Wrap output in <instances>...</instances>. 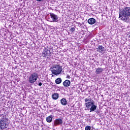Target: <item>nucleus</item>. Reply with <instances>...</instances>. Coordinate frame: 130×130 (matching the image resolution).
I'll return each instance as SVG.
<instances>
[{"instance_id": "nucleus-1", "label": "nucleus", "mask_w": 130, "mask_h": 130, "mask_svg": "<svg viewBox=\"0 0 130 130\" xmlns=\"http://www.w3.org/2000/svg\"><path fill=\"white\" fill-rule=\"evenodd\" d=\"M130 7H126L119 13V18L126 23L130 22Z\"/></svg>"}, {"instance_id": "nucleus-2", "label": "nucleus", "mask_w": 130, "mask_h": 130, "mask_svg": "<svg viewBox=\"0 0 130 130\" xmlns=\"http://www.w3.org/2000/svg\"><path fill=\"white\" fill-rule=\"evenodd\" d=\"M84 102H85L84 106L86 108L85 109V110H90V112H92L97 109V106L95 105V102L92 100L91 98L88 97L85 99Z\"/></svg>"}, {"instance_id": "nucleus-3", "label": "nucleus", "mask_w": 130, "mask_h": 130, "mask_svg": "<svg viewBox=\"0 0 130 130\" xmlns=\"http://www.w3.org/2000/svg\"><path fill=\"white\" fill-rule=\"evenodd\" d=\"M51 72L53 75H55V76H57L58 75H60L62 72V68L58 64L53 65L51 67Z\"/></svg>"}, {"instance_id": "nucleus-4", "label": "nucleus", "mask_w": 130, "mask_h": 130, "mask_svg": "<svg viewBox=\"0 0 130 130\" xmlns=\"http://www.w3.org/2000/svg\"><path fill=\"white\" fill-rule=\"evenodd\" d=\"M38 79V74L34 73L30 74L28 78V82L30 84H34Z\"/></svg>"}, {"instance_id": "nucleus-5", "label": "nucleus", "mask_w": 130, "mask_h": 130, "mask_svg": "<svg viewBox=\"0 0 130 130\" xmlns=\"http://www.w3.org/2000/svg\"><path fill=\"white\" fill-rule=\"evenodd\" d=\"M50 54V51L45 49L43 50V52L41 54V56L43 57H48Z\"/></svg>"}, {"instance_id": "nucleus-6", "label": "nucleus", "mask_w": 130, "mask_h": 130, "mask_svg": "<svg viewBox=\"0 0 130 130\" xmlns=\"http://www.w3.org/2000/svg\"><path fill=\"white\" fill-rule=\"evenodd\" d=\"M106 50V49H105V48H104L103 46H99L98 48H96V51L100 53H104Z\"/></svg>"}, {"instance_id": "nucleus-7", "label": "nucleus", "mask_w": 130, "mask_h": 130, "mask_svg": "<svg viewBox=\"0 0 130 130\" xmlns=\"http://www.w3.org/2000/svg\"><path fill=\"white\" fill-rule=\"evenodd\" d=\"M50 15L52 19L51 22H57V20H58V17H57V15L53 13H50Z\"/></svg>"}, {"instance_id": "nucleus-8", "label": "nucleus", "mask_w": 130, "mask_h": 130, "mask_svg": "<svg viewBox=\"0 0 130 130\" xmlns=\"http://www.w3.org/2000/svg\"><path fill=\"white\" fill-rule=\"evenodd\" d=\"M62 119L58 118L54 121V125H59V124H62Z\"/></svg>"}, {"instance_id": "nucleus-9", "label": "nucleus", "mask_w": 130, "mask_h": 130, "mask_svg": "<svg viewBox=\"0 0 130 130\" xmlns=\"http://www.w3.org/2000/svg\"><path fill=\"white\" fill-rule=\"evenodd\" d=\"M71 85V81L69 80H66L63 82V86L64 87H69Z\"/></svg>"}, {"instance_id": "nucleus-10", "label": "nucleus", "mask_w": 130, "mask_h": 130, "mask_svg": "<svg viewBox=\"0 0 130 130\" xmlns=\"http://www.w3.org/2000/svg\"><path fill=\"white\" fill-rule=\"evenodd\" d=\"M88 23L90 24V25H93V24H95L96 23V20L93 18H89L88 20Z\"/></svg>"}, {"instance_id": "nucleus-11", "label": "nucleus", "mask_w": 130, "mask_h": 130, "mask_svg": "<svg viewBox=\"0 0 130 130\" xmlns=\"http://www.w3.org/2000/svg\"><path fill=\"white\" fill-rule=\"evenodd\" d=\"M104 70H103L102 68H98L96 69L95 73L97 75H99V74H101L102 72H103Z\"/></svg>"}, {"instance_id": "nucleus-12", "label": "nucleus", "mask_w": 130, "mask_h": 130, "mask_svg": "<svg viewBox=\"0 0 130 130\" xmlns=\"http://www.w3.org/2000/svg\"><path fill=\"white\" fill-rule=\"evenodd\" d=\"M60 102H61V104L63 106H66L67 105V104H68V102L67 101V100L64 98L60 100Z\"/></svg>"}, {"instance_id": "nucleus-13", "label": "nucleus", "mask_w": 130, "mask_h": 130, "mask_svg": "<svg viewBox=\"0 0 130 130\" xmlns=\"http://www.w3.org/2000/svg\"><path fill=\"white\" fill-rule=\"evenodd\" d=\"M52 97L54 100H57V99H58V93H55L52 94Z\"/></svg>"}, {"instance_id": "nucleus-14", "label": "nucleus", "mask_w": 130, "mask_h": 130, "mask_svg": "<svg viewBox=\"0 0 130 130\" xmlns=\"http://www.w3.org/2000/svg\"><path fill=\"white\" fill-rule=\"evenodd\" d=\"M46 121L47 122H51L52 121V117L51 116H49L46 117Z\"/></svg>"}, {"instance_id": "nucleus-15", "label": "nucleus", "mask_w": 130, "mask_h": 130, "mask_svg": "<svg viewBox=\"0 0 130 130\" xmlns=\"http://www.w3.org/2000/svg\"><path fill=\"white\" fill-rule=\"evenodd\" d=\"M55 83L57 84H60L61 83V78H58L55 80Z\"/></svg>"}, {"instance_id": "nucleus-16", "label": "nucleus", "mask_w": 130, "mask_h": 130, "mask_svg": "<svg viewBox=\"0 0 130 130\" xmlns=\"http://www.w3.org/2000/svg\"><path fill=\"white\" fill-rule=\"evenodd\" d=\"M75 28L74 27H72L70 29V32H72V33H74V32H75Z\"/></svg>"}, {"instance_id": "nucleus-17", "label": "nucleus", "mask_w": 130, "mask_h": 130, "mask_svg": "<svg viewBox=\"0 0 130 130\" xmlns=\"http://www.w3.org/2000/svg\"><path fill=\"white\" fill-rule=\"evenodd\" d=\"M1 128H7V127H6V124H3V123H1Z\"/></svg>"}, {"instance_id": "nucleus-18", "label": "nucleus", "mask_w": 130, "mask_h": 130, "mask_svg": "<svg viewBox=\"0 0 130 130\" xmlns=\"http://www.w3.org/2000/svg\"><path fill=\"white\" fill-rule=\"evenodd\" d=\"M85 130H91V127L90 126H86L85 128Z\"/></svg>"}, {"instance_id": "nucleus-19", "label": "nucleus", "mask_w": 130, "mask_h": 130, "mask_svg": "<svg viewBox=\"0 0 130 130\" xmlns=\"http://www.w3.org/2000/svg\"><path fill=\"white\" fill-rule=\"evenodd\" d=\"M67 79H71V76L70 75H67Z\"/></svg>"}, {"instance_id": "nucleus-20", "label": "nucleus", "mask_w": 130, "mask_h": 130, "mask_svg": "<svg viewBox=\"0 0 130 130\" xmlns=\"http://www.w3.org/2000/svg\"><path fill=\"white\" fill-rule=\"evenodd\" d=\"M39 86H42V83L39 82Z\"/></svg>"}, {"instance_id": "nucleus-21", "label": "nucleus", "mask_w": 130, "mask_h": 130, "mask_svg": "<svg viewBox=\"0 0 130 130\" xmlns=\"http://www.w3.org/2000/svg\"><path fill=\"white\" fill-rule=\"evenodd\" d=\"M37 2H43L44 0H36Z\"/></svg>"}]
</instances>
